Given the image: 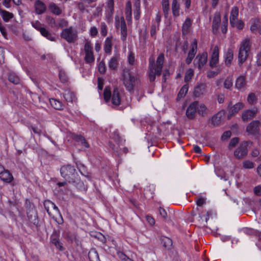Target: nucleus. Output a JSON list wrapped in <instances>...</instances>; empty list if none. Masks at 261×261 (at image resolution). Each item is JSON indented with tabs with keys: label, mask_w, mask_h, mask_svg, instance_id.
Masks as SVG:
<instances>
[{
	"label": "nucleus",
	"mask_w": 261,
	"mask_h": 261,
	"mask_svg": "<svg viewBox=\"0 0 261 261\" xmlns=\"http://www.w3.org/2000/svg\"><path fill=\"white\" fill-rule=\"evenodd\" d=\"M149 61V81L150 82H153L154 81L156 76H160L161 74L164 62V55L163 53H161L158 56L156 64L153 59L150 58Z\"/></svg>",
	"instance_id": "obj_1"
},
{
	"label": "nucleus",
	"mask_w": 261,
	"mask_h": 261,
	"mask_svg": "<svg viewBox=\"0 0 261 261\" xmlns=\"http://www.w3.org/2000/svg\"><path fill=\"white\" fill-rule=\"evenodd\" d=\"M61 175L67 181L70 183H79L80 178L74 166L66 165L60 169Z\"/></svg>",
	"instance_id": "obj_2"
},
{
	"label": "nucleus",
	"mask_w": 261,
	"mask_h": 261,
	"mask_svg": "<svg viewBox=\"0 0 261 261\" xmlns=\"http://www.w3.org/2000/svg\"><path fill=\"white\" fill-rule=\"evenodd\" d=\"M103 97L106 103L110 101L111 98L112 103L116 106L120 104V98L118 89L115 88L113 91V94L111 93L110 87H106L103 91Z\"/></svg>",
	"instance_id": "obj_3"
},
{
	"label": "nucleus",
	"mask_w": 261,
	"mask_h": 261,
	"mask_svg": "<svg viewBox=\"0 0 261 261\" xmlns=\"http://www.w3.org/2000/svg\"><path fill=\"white\" fill-rule=\"evenodd\" d=\"M251 43L250 40L246 39L243 40L239 48L238 59L239 65L241 66L246 60L248 57V53L250 51Z\"/></svg>",
	"instance_id": "obj_4"
},
{
	"label": "nucleus",
	"mask_w": 261,
	"mask_h": 261,
	"mask_svg": "<svg viewBox=\"0 0 261 261\" xmlns=\"http://www.w3.org/2000/svg\"><path fill=\"white\" fill-rule=\"evenodd\" d=\"M60 36L69 43H74L78 39L77 32L72 27L63 29Z\"/></svg>",
	"instance_id": "obj_5"
},
{
	"label": "nucleus",
	"mask_w": 261,
	"mask_h": 261,
	"mask_svg": "<svg viewBox=\"0 0 261 261\" xmlns=\"http://www.w3.org/2000/svg\"><path fill=\"white\" fill-rule=\"evenodd\" d=\"M251 143L248 141H243L240 143L238 147L234 151V156L238 160L244 158L248 153V144Z\"/></svg>",
	"instance_id": "obj_6"
},
{
	"label": "nucleus",
	"mask_w": 261,
	"mask_h": 261,
	"mask_svg": "<svg viewBox=\"0 0 261 261\" xmlns=\"http://www.w3.org/2000/svg\"><path fill=\"white\" fill-rule=\"evenodd\" d=\"M127 73V74H123V84L127 90L130 92H133L136 79L131 73L129 72Z\"/></svg>",
	"instance_id": "obj_7"
},
{
	"label": "nucleus",
	"mask_w": 261,
	"mask_h": 261,
	"mask_svg": "<svg viewBox=\"0 0 261 261\" xmlns=\"http://www.w3.org/2000/svg\"><path fill=\"white\" fill-rule=\"evenodd\" d=\"M85 53V61L87 63H91L94 61V56L93 51V47L90 42L85 43L84 48Z\"/></svg>",
	"instance_id": "obj_8"
},
{
	"label": "nucleus",
	"mask_w": 261,
	"mask_h": 261,
	"mask_svg": "<svg viewBox=\"0 0 261 261\" xmlns=\"http://www.w3.org/2000/svg\"><path fill=\"white\" fill-rule=\"evenodd\" d=\"M197 50V41L194 39L191 43V48L188 53V56L186 59V63L189 65L191 63L194 59Z\"/></svg>",
	"instance_id": "obj_9"
},
{
	"label": "nucleus",
	"mask_w": 261,
	"mask_h": 261,
	"mask_svg": "<svg viewBox=\"0 0 261 261\" xmlns=\"http://www.w3.org/2000/svg\"><path fill=\"white\" fill-rule=\"evenodd\" d=\"M260 123L258 120L252 121L246 127V131L254 136H258L259 134V126Z\"/></svg>",
	"instance_id": "obj_10"
},
{
	"label": "nucleus",
	"mask_w": 261,
	"mask_h": 261,
	"mask_svg": "<svg viewBox=\"0 0 261 261\" xmlns=\"http://www.w3.org/2000/svg\"><path fill=\"white\" fill-rule=\"evenodd\" d=\"M0 178L6 183H10L14 179L12 173L9 170L4 169L1 165H0Z\"/></svg>",
	"instance_id": "obj_11"
},
{
	"label": "nucleus",
	"mask_w": 261,
	"mask_h": 261,
	"mask_svg": "<svg viewBox=\"0 0 261 261\" xmlns=\"http://www.w3.org/2000/svg\"><path fill=\"white\" fill-rule=\"evenodd\" d=\"M198 105V102L196 101L189 106L186 111V115L188 118L192 119L195 117Z\"/></svg>",
	"instance_id": "obj_12"
},
{
	"label": "nucleus",
	"mask_w": 261,
	"mask_h": 261,
	"mask_svg": "<svg viewBox=\"0 0 261 261\" xmlns=\"http://www.w3.org/2000/svg\"><path fill=\"white\" fill-rule=\"evenodd\" d=\"M60 236L58 233L56 231H54L50 237V242L54 244L56 247L60 251H63L64 247L62 245V244L59 241Z\"/></svg>",
	"instance_id": "obj_13"
},
{
	"label": "nucleus",
	"mask_w": 261,
	"mask_h": 261,
	"mask_svg": "<svg viewBox=\"0 0 261 261\" xmlns=\"http://www.w3.org/2000/svg\"><path fill=\"white\" fill-rule=\"evenodd\" d=\"M221 22V15L218 12H216L213 18L212 22V29L214 34H216L219 30L220 23Z\"/></svg>",
	"instance_id": "obj_14"
},
{
	"label": "nucleus",
	"mask_w": 261,
	"mask_h": 261,
	"mask_svg": "<svg viewBox=\"0 0 261 261\" xmlns=\"http://www.w3.org/2000/svg\"><path fill=\"white\" fill-rule=\"evenodd\" d=\"M257 110L256 109L252 110H247L244 111L242 115V118L244 121H247L249 120L252 119L257 113Z\"/></svg>",
	"instance_id": "obj_15"
},
{
	"label": "nucleus",
	"mask_w": 261,
	"mask_h": 261,
	"mask_svg": "<svg viewBox=\"0 0 261 261\" xmlns=\"http://www.w3.org/2000/svg\"><path fill=\"white\" fill-rule=\"evenodd\" d=\"M34 7L36 13L39 15L44 13L46 10L45 4L40 0L35 2Z\"/></svg>",
	"instance_id": "obj_16"
},
{
	"label": "nucleus",
	"mask_w": 261,
	"mask_h": 261,
	"mask_svg": "<svg viewBox=\"0 0 261 261\" xmlns=\"http://www.w3.org/2000/svg\"><path fill=\"white\" fill-rule=\"evenodd\" d=\"M198 60V67L199 69H201L206 64L207 60V54L206 52L203 53L202 54H198L196 57L195 60Z\"/></svg>",
	"instance_id": "obj_17"
},
{
	"label": "nucleus",
	"mask_w": 261,
	"mask_h": 261,
	"mask_svg": "<svg viewBox=\"0 0 261 261\" xmlns=\"http://www.w3.org/2000/svg\"><path fill=\"white\" fill-rule=\"evenodd\" d=\"M172 13L174 17H177L179 16L180 13V4L178 0H172L171 4Z\"/></svg>",
	"instance_id": "obj_18"
},
{
	"label": "nucleus",
	"mask_w": 261,
	"mask_h": 261,
	"mask_svg": "<svg viewBox=\"0 0 261 261\" xmlns=\"http://www.w3.org/2000/svg\"><path fill=\"white\" fill-rule=\"evenodd\" d=\"M244 107V104L242 102H238L230 108L229 110L228 118L229 119L235 113H238Z\"/></svg>",
	"instance_id": "obj_19"
},
{
	"label": "nucleus",
	"mask_w": 261,
	"mask_h": 261,
	"mask_svg": "<svg viewBox=\"0 0 261 261\" xmlns=\"http://www.w3.org/2000/svg\"><path fill=\"white\" fill-rule=\"evenodd\" d=\"M239 14V8L238 7H233L231 11L230 16V22L231 25L234 26L235 23L238 20V16Z\"/></svg>",
	"instance_id": "obj_20"
},
{
	"label": "nucleus",
	"mask_w": 261,
	"mask_h": 261,
	"mask_svg": "<svg viewBox=\"0 0 261 261\" xmlns=\"http://www.w3.org/2000/svg\"><path fill=\"white\" fill-rule=\"evenodd\" d=\"M120 28L121 39L122 41H124L126 40L127 34L126 24L123 17L121 18Z\"/></svg>",
	"instance_id": "obj_21"
},
{
	"label": "nucleus",
	"mask_w": 261,
	"mask_h": 261,
	"mask_svg": "<svg viewBox=\"0 0 261 261\" xmlns=\"http://www.w3.org/2000/svg\"><path fill=\"white\" fill-rule=\"evenodd\" d=\"M160 240L161 244L166 249L170 250L171 249L172 241L170 238L162 236L161 237Z\"/></svg>",
	"instance_id": "obj_22"
},
{
	"label": "nucleus",
	"mask_w": 261,
	"mask_h": 261,
	"mask_svg": "<svg viewBox=\"0 0 261 261\" xmlns=\"http://www.w3.org/2000/svg\"><path fill=\"white\" fill-rule=\"evenodd\" d=\"M63 237L69 243L76 242L77 240L76 234L68 231L64 232Z\"/></svg>",
	"instance_id": "obj_23"
},
{
	"label": "nucleus",
	"mask_w": 261,
	"mask_h": 261,
	"mask_svg": "<svg viewBox=\"0 0 261 261\" xmlns=\"http://www.w3.org/2000/svg\"><path fill=\"white\" fill-rule=\"evenodd\" d=\"M9 81L15 85L20 84L21 80L19 77L14 72H9L8 75Z\"/></svg>",
	"instance_id": "obj_24"
},
{
	"label": "nucleus",
	"mask_w": 261,
	"mask_h": 261,
	"mask_svg": "<svg viewBox=\"0 0 261 261\" xmlns=\"http://www.w3.org/2000/svg\"><path fill=\"white\" fill-rule=\"evenodd\" d=\"M233 58V52L231 48H228L225 56V63L228 66H230Z\"/></svg>",
	"instance_id": "obj_25"
},
{
	"label": "nucleus",
	"mask_w": 261,
	"mask_h": 261,
	"mask_svg": "<svg viewBox=\"0 0 261 261\" xmlns=\"http://www.w3.org/2000/svg\"><path fill=\"white\" fill-rule=\"evenodd\" d=\"M205 86L203 84H200L197 85L194 88V96L196 97H199L200 95H201L205 90Z\"/></svg>",
	"instance_id": "obj_26"
},
{
	"label": "nucleus",
	"mask_w": 261,
	"mask_h": 261,
	"mask_svg": "<svg viewBox=\"0 0 261 261\" xmlns=\"http://www.w3.org/2000/svg\"><path fill=\"white\" fill-rule=\"evenodd\" d=\"M245 85L246 81L245 76L243 75L239 76L236 80V87L238 89H241V88L245 87Z\"/></svg>",
	"instance_id": "obj_27"
},
{
	"label": "nucleus",
	"mask_w": 261,
	"mask_h": 261,
	"mask_svg": "<svg viewBox=\"0 0 261 261\" xmlns=\"http://www.w3.org/2000/svg\"><path fill=\"white\" fill-rule=\"evenodd\" d=\"M112 37H108L106 39L104 45V49L105 53L107 54H110L111 52L112 47Z\"/></svg>",
	"instance_id": "obj_28"
},
{
	"label": "nucleus",
	"mask_w": 261,
	"mask_h": 261,
	"mask_svg": "<svg viewBox=\"0 0 261 261\" xmlns=\"http://www.w3.org/2000/svg\"><path fill=\"white\" fill-rule=\"evenodd\" d=\"M48 9L53 14L59 15L61 14L62 11L60 8L54 3H50L48 6Z\"/></svg>",
	"instance_id": "obj_29"
},
{
	"label": "nucleus",
	"mask_w": 261,
	"mask_h": 261,
	"mask_svg": "<svg viewBox=\"0 0 261 261\" xmlns=\"http://www.w3.org/2000/svg\"><path fill=\"white\" fill-rule=\"evenodd\" d=\"M0 14L5 22H8L14 17L13 13L4 10H0Z\"/></svg>",
	"instance_id": "obj_30"
},
{
	"label": "nucleus",
	"mask_w": 261,
	"mask_h": 261,
	"mask_svg": "<svg viewBox=\"0 0 261 261\" xmlns=\"http://www.w3.org/2000/svg\"><path fill=\"white\" fill-rule=\"evenodd\" d=\"M49 102L51 106L55 109L61 110L63 108V105L62 103V102L56 99L50 98L49 99Z\"/></svg>",
	"instance_id": "obj_31"
},
{
	"label": "nucleus",
	"mask_w": 261,
	"mask_h": 261,
	"mask_svg": "<svg viewBox=\"0 0 261 261\" xmlns=\"http://www.w3.org/2000/svg\"><path fill=\"white\" fill-rule=\"evenodd\" d=\"M118 65V57H112L109 62V67L112 70L117 69Z\"/></svg>",
	"instance_id": "obj_32"
},
{
	"label": "nucleus",
	"mask_w": 261,
	"mask_h": 261,
	"mask_svg": "<svg viewBox=\"0 0 261 261\" xmlns=\"http://www.w3.org/2000/svg\"><path fill=\"white\" fill-rule=\"evenodd\" d=\"M162 6L165 17L167 18L169 11V0H162Z\"/></svg>",
	"instance_id": "obj_33"
},
{
	"label": "nucleus",
	"mask_w": 261,
	"mask_h": 261,
	"mask_svg": "<svg viewBox=\"0 0 261 261\" xmlns=\"http://www.w3.org/2000/svg\"><path fill=\"white\" fill-rule=\"evenodd\" d=\"M40 34L47 39L54 41H55V37L45 28H43L40 31Z\"/></svg>",
	"instance_id": "obj_34"
},
{
	"label": "nucleus",
	"mask_w": 261,
	"mask_h": 261,
	"mask_svg": "<svg viewBox=\"0 0 261 261\" xmlns=\"http://www.w3.org/2000/svg\"><path fill=\"white\" fill-rule=\"evenodd\" d=\"M88 257L90 261H100L98 254L94 249H91L89 252Z\"/></svg>",
	"instance_id": "obj_35"
},
{
	"label": "nucleus",
	"mask_w": 261,
	"mask_h": 261,
	"mask_svg": "<svg viewBox=\"0 0 261 261\" xmlns=\"http://www.w3.org/2000/svg\"><path fill=\"white\" fill-rule=\"evenodd\" d=\"M65 99L67 102H72L75 98V95L74 93L69 90H66L63 94Z\"/></svg>",
	"instance_id": "obj_36"
},
{
	"label": "nucleus",
	"mask_w": 261,
	"mask_h": 261,
	"mask_svg": "<svg viewBox=\"0 0 261 261\" xmlns=\"http://www.w3.org/2000/svg\"><path fill=\"white\" fill-rule=\"evenodd\" d=\"M188 91V86L187 85H184L180 89L177 94L176 99L179 100L181 98L184 97Z\"/></svg>",
	"instance_id": "obj_37"
},
{
	"label": "nucleus",
	"mask_w": 261,
	"mask_h": 261,
	"mask_svg": "<svg viewBox=\"0 0 261 261\" xmlns=\"http://www.w3.org/2000/svg\"><path fill=\"white\" fill-rule=\"evenodd\" d=\"M160 25L155 24V23H152L150 27V36L155 39L156 31L159 30Z\"/></svg>",
	"instance_id": "obj_38"
},
{
	"label": "nucleus",
	"mask_w": 261,
	"mask_h": 261,
	"mask_svg": "<svg viewBox=\"0 0 261 261\" xmlns=\"http://www.w3.org/2000/svg\"><path fill=\"white\" fill-rule=\"evenodd\" d=\"M75 140L76 142L80 143L82 145L85 146L86 148H89L90 147L89 143L86 141L85 138L82 136H77L75 138Z\"/></svg>",
	"instance_id": "obj_39"
},
{
	"label": "nucleus",
	"mask_w": 261,
	"mask_h": 261,
	"mask_svg": "<svg viewBox=\"0 0 261 261\" xmlns=\"http://www.w3.org/2000/svg\"><path fill=\"white\" fill-rule=\"evenodd\" d=\"M207 108L205 106V105L201 103L199 106L198 105L197 111L199 115H201L203 116H205L207 114L206 113Z\"/></svg>",
	"instance_id": "obj_40"
},
{
	"label": "nucleus",
	"mask_w": 261,
	"mask_h": 261,
	"mask_svg": "<svg viewBox=\"0 0 261 261\" xmlns=\"http://www.w3.org/2000/svg\"><path fill=\"white\" fill-rule=\"evenodd\" d=\"M125 13L126 19L127 20L130 19L132 16V6L130 2L126 3Z\"/></svg>",
	"instance_id": "obj_41"
},
{
	"label": "nucleus",
	"mask_w": 261,
	"mask_h": 261,
	"mask_svg": "<svg viewBox=\"0 0 261 261\" xmlns=\"http://www.w3.org/2000/svg\"><path fill=\"white\" fill-rule=\"evenodd\" d=\"M221 115L220 113H217L214 115L212 118V124L214 125H218L221 122Z\"/></svg>",
	"instance_id": "obj_42"
},
{
	"label": "nucleus",
	"mask_w": 261,
	"mask_h": 261,
	"mask_svg": "<svg viewBox=\"0 0 261 261\" xmlns=\"http://www.w3.org/2000/svg\"><path fill=\"white\" fill-rule=\"evenodd\" d=\"M53 202L49 200H45L44 202V206L45 210L47 211L49 215L51 216V213L49 211L50 209L52 208Z\"/></svg>",
	"instance_id": "obj_43"
},
{
	"label": "nucleus",
	"mask_w": 261,
	"mask_h": 261,
	"mask_svg": "<svg viewBox=\"0 0 261 261\" xmlns=\"http://www.w3.org/2000/svg\"><path fill=\"white\" fill-rule=\"evenodd\" d=\"M227 23H228V19L227 16L226 14L223 19V23L221 26V31L223 34H225L227 31Z\"/></svg>",
	"instance_id": "obj_44"
},
{
	"label": "nucleus",
	"mask_w": 261,
	"mask_h": 261,
	"mask_svg": "<svg viewBox=\"0 0 261 261\" xmlns=\"http://www.w3.org/2000/svg\"><path fill=\"white\" fill-rule=\"evenodd\" d=\"M28 218L29 219L30 222L31 223H33L34 225L38 227L39 221L37 217V214L35 213L34 216L32 215H28Z\"/></svg>",
	"instance_id": "obj_45"
},
{
	"label": "nucleus",
	"mask_w": 261,
	"mask_h": 261,
	"mask_svg": "<svg viewBox=\"0 0 261 261\" xmlns=\"http://www.w3.org/2000/svg\"><path fill=\"white\" fill-rule=\"evenodd\" d=\"M46 21L48 25L52 28H57V22L55 19L51 16L46 17Z\"/></svg>",
	"instance_id": "obj_46"
},
{
	"label": "nucleus",
	"mask_w": 261,
	"mask_h": 261,
	"mask_svg": "<svg viewBox=\"0 0 261 261\" xmlns=\"http://www.w3.org/2000/svg\"><path fill=\"white\" fill-rule=\"evenodd\" d=\"M191 25V21L190 18H187L185 21L182 24V33L187 31Z\"/></svg>",
	"instance_id": "obj_47"
},
{
	"label": "nucleus",
	"mask_w": 261,
	"mask_h": 261,
	"mask_svg": "<svg viewBox=\"0 0 261 261\" xmlns=\"http://www.w3.org/2000/svg\"><path fill=\"white\" fill-rule=\"evenodd\" d=\"M77 168L81 173L85 176H88V173L87 171L86 167L82 164L77 165Z\"/></svg>",
	"instance_id": "obj_48"
},
{
	"label": "nucleus",
	"mask_w": 261,
	"mask_h": 261,
	"mask_svg": "<svg viewBox=\"0 0 261 261\" xmlns=\"http://www.w3.org/2000/svg\"><path fill=\"white\" fill-rule=\"evenodd\" d=\"M29 128L31 129L34 133L38 135V136H41L42 134V130L41 128H39L37 126L30 125L28 126Z\"/></svg>",
	"instance_id": "obj_49"
},
{
	"label": "nucleus",
	"mask_w": 261,
	"mask_h": 261,
	"mask_svg": "<svg viewBox=\"0 0 261 261\" xmlns=\"http://www.w3.org/2000/svg\"><path fill=\"white\" fill-rule=\"evenodd\" d=\"M239 138L238 137H234L232 138L228 145V149L231 150L232 148L234 147L237 144L239 143Z\"/></svg>",
	"instance_id": "obj_50"
},
{
	"label": "nucleus",
	"mask_w": 261,
	"mask_h": 261,
	"mask_svg": "<svg viewBox=\"0 0 261 261\" xmlns=\"http://www.w3.org/2000/svg\"><path fill=\"white\" fill-rule=\"evenodd\" d=\"M247 101L251 105H253L257 101V98L255 94L254 93H250L248 96Z\"/></svg>",
	"instance_id": "obj_51"
},
{
	"label": "nucleus",
	"mask_w": 261,
	"mask_h": 261,
	"mask_svg": "<svg viewBox=\"0 0 261 261\" xmlns=\"http://www.w3.org/2000/svg\"><path fill=\"white\" fill-rule=\"evenodd\" d=\"M232 86V77L228 76L227 77L224 82V87L225 88L229 89Z\"/></svg>",
	"instance_id": "obj_52"
},
{
	"label": "nucleus",
	"mask_w": 261,
	"mask_h": 261,
	"mask_svg": "<svg viewBox=\"0 0 261 261\" xmlns=\"http://www.w3.org/2000/svg\"><path fill=\"white\" fill-rule=\"evenodd\" d=\"M221 68L220 67H217L215 71H209L207 73V76L208 78L214 77L215 75H217L221 72Z\"/></svg>",
	"instance_id": "obj_53"
},
{
	"label": "nucleus",
	"mask_w": 261,
	"mask_h": 261,
	"mask_svg": "<svg viewBox=\"0 0 261 261\" xmlns=\"http://www.w3.org/2000/svg\"><path fill=\"white\" fill-rule=\"evenodd\" d=\"M114 0H108L107 7L108 9L109 14L112 15L114 13Z\"/></svg>",
	"instance_id": "obj_54"
},
{
	"label": "nucleus",
	"mask_w": 261,
	"mask_h": 261,
	"mask_svg": "<svg viewBox=\"0 0 261 261\" xmlns=\"http://www.w3.org/2000/svg\"><path fill=\"white\" fill-rule=\"evenodd\" d=\"M59 77L62 83H66L68 82V77L66 73L62 70L59 72Z\"/></svg>",
	"instance_id": "obj_55"
},
{
	"label": "nucleus",
	"mask_w": 261,
	"mask_h": 261,
	"mask_svg": "<svg viewBox=\"0 0 261 261\" xmlns=\"http://www.w3.org/2000/svg\"><path fill=\"white\" fill-rule=\"evenodd\" d=\"M68 22L65 19H60L59 22L57 23V28H63L68 25Z\"/></svg>",
	"instance_id": "obj_56"
},
{
	"label": "nucleus",
	"mask_w": 261,
	"mask_h": 261,
	"mask_svg": "<svg viewBox=\"0 0 261 261\" xmlns=\"http://www.w3.org/2000/svg\"><path fill=\"white\" fill-rule=\"evenodd\" d=\"M98 68V71L100 73L103 74L106 72V67L105 63L103 61H102L99 63Z\"/></svg>",
	"instance_id": "obj_57"
},
{
	"label": "nucleus",
	"mask_w": 261,
	"mask_h": 261,
	"mask_svg": "<svg viewBox=\"0 0 261 261\" xmlns=\"http://www.w3.org/2000/svg\"><path fill=\"white\" fill-rule=\"evenodd\" d=\"M32 25L37 30L40 31L44 27H42V24L38 20L31 22Z\"/></svg>",
	"instance_id": "obj_58"
},
{
	"label": "nucleus",
	"mask_w": 261,
	"mask_h": 261,
	"mask_svg": "<svg viewBox=\"0 0 261 261\" xmlns=\"http://www.w3.org/2000/svg\"><path fill=\"white\" fill-rule=\"evenodd\" d=\"M243 166L244 168L251 169L254 167V164L253 162H252L249 160H246V161H245L244 162H243Z\"/></svg>",
	"instance_id": "obj_59"
},
{
	"label": "nucleus",
	"mask_w": 261,
	"mask_h": 261,
	"mask_svg": "<svg viewBox=\"0 0 261 261\" xmlns=\"http://www.w3.org/2000/svg\"><path fill=\"white\" fill-rule=\"evenodd\" d=\"M211 58L219 60V48L217 46H215Z\"/></svg>",
	"instance_id": "obj_60"
},
{
	"label": "nucleus",
	"mask_w": 261,
	"mask_h": 261,
	"mask_svg": "<svg viewBox=\"0 0 261 261\" xmlns=\"http://www.w3.org/2000/svg\"><path fill=\"white\" fill-rule=\"evenodd\" d=\"M117 254L118 256L122 261H134L122 252H118Z\"/></svg>",
	"instance_id": "obj_61"
},
{
	"label": "nucleus",
	"mask_w": 261,
	"mask_h": 261,
	"mask_svg": "<svg viewBox=\"0 0 261 261\" xmlns=\"http://www.w3.org/2000/svg\"><path fill=\"white\" fill-rule=\"evenodd\" d=\"M100 33L103 36H106L107 34V25L105 22L100 24Z\"/></svg>",
	"instance_id": "obj_62"
},
{
	"label": "nucleus",
	"mask_w": 261,
	"mask_h": 261,
	"mask_svg": "<svg viewBox=\"0 0 261 261\" xmlns=\"http://www.w3.org/2000/svg\"><path fill=\"white\" fill-rule=\"evenodd\" d=\"M205 203V199L199 196L196 200V204L198 206H201Z\"/></svg>",
	"instance_id": "obj_63"
},
{
	"label": "nucleus",
	"mask_w": 261,
	"mask_h": 261,
	"mask_svg": "<svg viewBox=\"0 0 261 261\" xmlns=\"http://www.w3.org/2000/svg\"><path fill=\"white\" fill-rule=\"evenodd\" d=\"M231 135V133L229 130L225 131L223 133L221 136V139L222 140H226L228 138H230Z\"/></svg>",
	"instance_id": "obj_64"
}]
</instances>
